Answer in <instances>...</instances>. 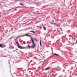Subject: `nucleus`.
Segmentation results:
<instances>
[{"instance_id": "nucleus-1", "label": "nucleus", "mask_w": 77, "mask_h": 77, "mask_svg": "<svg viewBox=\"0 0 77 77\" xmlns=\"http://www.w3.org/2000/svg\"><path fill=\"white\" fill-rule=\"evenodd\" d=\"M29 36V37H30V36H31V35L29 34H26L25 35H20V37H23V36Z\"/></svg>"}, {"instance_id": "nucleus-2", "label": "nucleus", "mask_w": 77, "mask_h": 77, "mask_svg": "<svg viewBox=\"0 0 77 77\" xmlns=\"http://www.w3.org/2000/svg\"><path fill=\"white\" fill-rule=\"evenodd\" d=\"M36 43L33 44V45L31 46V48H35L36 47Z\"/></svg>"}, {"instance_id": "nucleus-3", "label": "nucleus", "mask_w": 77, "mask_h": 77, "mask_svg": "<svg viewBox=\"0 0 77 77\" xmlns=\"http://www.w3.org/2000/svg\"><path fill=\"white\" fill-rule=\"evenodd\" d=\"M20 49H26V48H28L27 47H23L21 46H20Z\"/></svg>"}, {"instance_id": "nucleus-4", "label": "nucleus", "mask_w": 77, "mask_h": 77, "mask_svg": "<svg viewBox=\"0 0 77 77\" xmlns=\"http://www.w3.org/2000/svg\"><path fill=\"white\" fill-rule=\"evenodd\" d=\"M31 40L32 42V44H35V42H34V40L33 38H31Z\"/></svg>"}, {"instance_id": "nucleus-5", "label": "nucleus", "mask_w": 77, "mask_h": 77, "mask_svg": "<svg viewBox=\"0 0 77 77\" xmlns=\"http://www.w3.org/2000/svg\"><path fill=\"white\" fill-rule=\"evenodd\" d=\"M50 69V68L49 67H48L45 69V70L47 71V70H49Z\"/></svg>"}, {"instance_id": "nucleus-6", "label": "nucleus", "mask_w": 77, "mask_h": 77, "mask_svg": "<svg viewBox=\"0 0 77 77\" xmlns=\"http://www.w3.org/2000/svg\"><path fill=\"white\" fill-rule=\"evenodd\" d=\"M6 47V45H2V48H4Z\"/></svg>"}, {"instance_id": "nucleus-7", "label": "nucleus", "mask_w": 77, "mask_h": 77, "mask_svg": "<svg viewBox=\"0 0 77 77\" xmlns=\"http://www.w3.org/2000/svg\"><path fill=\"white\" fill-rule=\"evenodd\" d=\"M53 55H56L57 56H59V54H56V53L54 54Z\"/></svg>"}, {"instance_id": "nucleus-8", "label": "nucleus", "mask_w": 77, "mask_h": 77, "mask_svg": "<svg viewBox=\"0 0 77 77\" xmlns=\"http://www.w3.org/2000/svg\"><path fill=\"white\" fill-rule=\"evenodd\" d=\"M20 5H21V6H24V4H23L21 2H20Z\"/></svg>"}, {"instance_id": "nucleus-9", "label": "nucleus", "mask_w": 77, "mask_h": 77, "mask_svg": "<svg viewBox=\"0 0 77 77\" xmlns=\"http://www.w3.org/2000/svg\"><path fill=\"white\" fill-rule=\"evenodd\" d=\"M30 32H32V33H35V31H31Z\"/></svg>"}, {"instance_id": "nucleus-10", "label": "nucleus", "mask_w": 77, "mask_h": 77, "mask_svg": "<svg viewBox=\"0 0 77 77\" xmlns=\"http://www.w3.org/2000/svg\"><path fill=\"white\" fill-rule=\"evenodd\" d=\"M43 29H44V30H47L46 28L45 27H43Z\"/></svg>"}, {"instance_id": "nucleus-11", "label": "nucleus", "mask_w": 77, "mask_h": 77, "mask_svg": "<svg viewBox=\"0 0 77 77\" xmlns=\"http://www.w3.org/2000/svg\"><path fill=\"white\" fill-rule=\"evenodd\" d=\"M34 40L36 41V42H38V40L36 38H34Z\"/></svg>"}, {"instance_id": "nucleus-12", "label": "nucleus", "mask_w": 77, "mask_h": 77, "mask_svg": "<svg viewBox=\"0 0 77 77\" xmlns=\"http://www.w3.org/2000/svg\"><path fill=\"white\" fill-rule=\"evenodd\" d=\"M28 47L29 48H31V47L30 45H28Z\"/></svg>"}, {"instance_id": "nucleus-13", "label": "nucleus", "mask_w": 77, "mask_h": 77, "mask_svg": "<svg viewBox=\"0 0 77 77\" xmlns=\"http://www.w3.org/2000/svg\"><path fill=\"white\" fill-rule=\"evenodd\" d=\"M40 46H41L42 45V43H41V41H40Z\"/></svg>"}, {"instance_id": "nucleus-14", "label": "nucleus", "mask_w": 77, "mask_h": 77, "mask_svg": "<svg viewBox=\"0 0 77 77\" xmlns=\"http://www.w3.org/2000/svg\"><path fill=\"white\" fill-rule=\"evenodd\" d=\"M51 42L50 41L48 42V44H49L50 45V44H50V43H51Z\"/></svg>"}, {"instance_id": "nucleus-15", "label": "nucleus", "mask_w": 77, "mask_h": 77, "mask_svg": "<svg viewBox=\"0 0 77 77\" xmlns=\"http://www.w3.org/2000/svg\"><path fill=\"white\" fill-rule=\"evenodd\" d=\"M2 44H0V47H1L2 48Z\"/></svg>"}, {"instance_id": "nucleus-16", "label": "nucleus", "mask_w": 77, "mask_h": 77, "mask_svg": "<svg viewBox=\"0 0 77 77\" xmlns=\"http://www.w3.org/2000/svg\"><path fill=\"white\" fill-rule=\"evenodd\" d=\"M16 44H17V45H19V43H18V42H16Z\"/></svg>"}, {"instance_id": "nucleus-17", "label": "nucleus", "mask_w": 77, "mask_h": 77, "mask_svg": "<svg viewBox=\"0 0 77 77\" xmlns=\"http://www.w3.org/2000/svg\"><path fill=\"white\" fill-rule=\"evenodd\" d=\"M51 24H54V23H51Z\"/></svg>"}, {"instance_id": "nucleus-18", "label": "nucleus", "mask_w": 77, "mask_h": 77, "mask_svg": "<svg viewBox=\"0 0 77 77\" xmlns=\"http://www.w3.org/2000/svg\"><path fill=\"white\" fill-rule=\"evenodd\" d=\"M56 24H57L56 23H54V26H55V25H56Z\"/></svg>"}, {"instance_id": "nucleus-19", "label": "nucleus", "mask_w": 77, "mask_h": 77, "mask_svg": "<svg viewBox=\"0 0 77 77\" xmlns=\"http://www.w3.org/2000/svg\"><path fill=\"white\" fill-rule=\"evenodd\" d=\"M66 26H68V27H69V25H66Z\"/></svg>"}, {"instance_id": "nucleus-20", "label": "nucleus", "mask_w": 77, "mask_h": 77, "mask_svg": "<svg viewBox=\"0 0 77 77\" xmlns=\"http://www.w3.org/2000/svg\"><path fill=\"white\" fill-rule=\"evenodd\" d=\"M62 77V75H60L58 76V77Z\"/></svg>"}, {"instance_id": "nucleus-21", "label": "nucleus", "mask_w": 77, "mask_h": 77, "mask_svg": "<svg viewBox=\"0 0 77 77\" xmlns=\"http://www.w3.org/2000/svg\"><path fill=\"white\" fill-rule=\"evenodd\" d=\"M70 31V30H69L68 31V32H69Z\"/></svg>"}, {"instance_id": "nucleus-22", "label": "nucleus", "mask_w": 77, "mask_h": 77, "mask_svg": "<svg viewBox=\"0 0 77 77\" xmlns=\"http://www.w3.org/2000/svg\"><path fill=\"white\" fill-rule=\"evenodd\" d=\"M18 48H20V46H18Z\"/></svg>"}, {"instance_id": "nucleus-23", "label": "nucleus", "mask_w": 77, "mask_h": 77, "mask_svg": "<svg viewBox=\"0 0 77 77\" xmlns=\"http://www.w3.org/2000/svg\"><path fill=\"white\" fill-rule=\"evenodd\" d=\"M69 40H71V38H69Z\"/></svg>"}, {"instance_id": "nucleus-24", "label": "nucleus", "mask_w": 77, "mask_h": 77, "mask_svg": "<svg viewBox=\"0 0 77 77\" xmlns=\"http://www.w3.org/2000/svg\"><path fill=\"white\" fill-rule=\"evenodd\" d=\"M5 57H7V56H5Z\"/></svg>"}, {"instance_id": "nucleus-25", "label": "nucleus", "mask_w": 77, "mask_h": 77, "mask_svg": "<svg viewBox=\"0 0 77 77\" xmlns=\"http://www.w3.org/2000/svg\"><path fill=\"white\" fill-rule=\"evenodd\" d=\"M32 60H31V61L30 62H32Z\"/></svg>"}, {"instance_id": "nucleus-26", "label": "nucleus", "mask_w": 77, "mask_h": 77, "mask_svg": "<svg viewBox=\"0 0 77 77\" xmlns=\"http://www.w3.org/2000/svg\"><path fill=\"white\" fill-rule=\"evenodd\" d=\"M69 36H71H71H70V35H69Z\"/></svg>"}, {"instance_id": "nucleus-27", "label": "nucleus", "mask_w": 77, "mask_h": 77, "mask_svg": "<svg viewBox=\"0 0 77 77\" xmlns=\"http://www.w3.org/2000/svg\"><path fill=\"white\" fill-rule=\"evenodd\" d=\"M31 65H33V64H32Z\"/></svg>"}, {"instance_id": "nucleus-28", "label": "nucleus", "mask_w": 77, "mask_h": 77, "mask_svg": "<svg viewBox=\"0 0 77 77\" xmlns=\"http://www.w3.org/2000/svg\"><path fill=\"white\" fill-rule=\"evenodd\" d=\"M71 72H70V74H71Z\"/></svg>"}, {"instance_id": "nucleus-29", "label": "nucleus", "mask_w": 77, "mask_h": 77, "mask_svg": "<svg viewBox=\"0 0 77 77\" xmlns=\"http://www.w3.org/2000/svg\"><path fill=\"white\" fill-rule=\"evenodd\" d=\"M58 68H59V66H58Z\"/></svg>"}, {"instance_id": "nucleus-30", "label": "nucleus", "mask_w": 77, "mask_h": 77, "mask_svg": "<svg viewBox=\"0 0 77 77\" xmlns=\"http://www.w3.org/2000/svg\"><path fill=\"white\" fill-rule=\"evenodd\" d=\"M12 12H13V11H12Z\"/></svg>"}, {"instance_id": "nucleus-31", "label": "nucleus", "mask_w": 77, "mask_h": 77, "mask_svg": "<svg viewBox=\"0 0 77 77\" xmlns=\"http://www.w3.org/2000/svg\"><path fill=\"white\" fill-rule=\"evenodd\" d=\"M37 12H39V11H37Z\"/></svg>"}, {"instance_id": "nucleus-32", "label": "nucleus", "mask_w": 77, "mask_h": 77, "mask_svg": "<svg viewBox=\"0 0 77 77\" xmlns=\"http://www.w3.org/2000/svg\"><path fill=\"white\" fill-rule=\"evenodd\" d=\"M51 49H52V48H51Z\"/></svg>"}]
</instances>
